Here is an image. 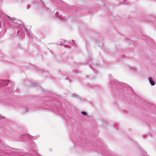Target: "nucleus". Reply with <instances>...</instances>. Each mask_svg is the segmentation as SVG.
Here are the masks:
<instances>
[{
    "instance_id": "nucleus-2",
    "label": "nucleus",
    "mask_w": 156,
    "mask_h": 156,
    "mask_svg": "<svg viewBox=\"0 0 156 156\" xmlns=\"http://www.w3.org/2000/svg\"><path fill=\"white\" fill-rule=\"evenodd\" d=\"M8 83L9 82L8 80H0V87L3 86H7L8 85Z\"/></svg>"
},
{
    "instance_id": "nucleus-11",
    "label": "nucleus",
    "mask_w": 156,
    "mask_h": 156,
    "mask_svg": "<svg viewBox=\"0 0 156 156\" xmlns=\"http://www.w3.org/2000/svg\"><path fill=\"white\" fill-rule=\"evenodd\" d=\"M26 111H27H27L28 109H27V108H26Z\"/></svg>"
},
{
    "instance_id": "nucleus-7",
    "label": "nucleus",
    "mask_w": 156,
    "mask_h": 156,
    "mask_svg": "<svg viewBox=\"0 0 156 156\" xmlns=\"http://www.w3.org/2000/svg\"><path fill=\"white\" fill-rule=\"evenodd\" d=\"M109 76L110 79L111 80V78L112 77V76L111 75H109Z\"/></svg>"
},
{
    "instance_id": "nucleus-1",
    "label": "nucleus",
    "mask_w": 156,
    "mask_h": 156,
    "mask_svg": "<svg viewBox=\"0 0 156 156\" xmlns=\"http://www.w3.org/2000/svg\"><path fill=\"white\" fill-rule=\"evenodd\" d=\"M10 19L11 21L12 22L16 24V25L15 26V27H16V28H21L22 27L23 28V27L22 25H20L19 23H16L17 22L18 20L16 19L14 17L12 18H10Z\"/></svg>"
},
{
    "instance_id": "nucleus-8",
    "label": "nucleus",
    "mask_w": 156,
    "mask_h": 156,
    "mask_svg": "<svg viewBox=\"0 0 156 156\" xmlns=\"http://www.w3.org/2000/svg\"><path fill=\"white\" fill-rule=\"evenodd\" d=\"M4 117H2V116L0 115V119H2L3 118H4Z\"/></svg>"
},
{
    "instance_id": "nucleus-9",
    "label": "nucleus",
    "mask_w": 156,
    "mask_h": 156,
    "mask_svg": "<svg viewBox=\"0 0 156 156\" xmlns=\"http://www.w3.org/2000/svg\"><path fill=\"white\" fill-rule=\"evenodd\" d=\"M141 156H145V155L143 154H141Z\"/></svg>"
},
{
    "instance_id": "nucleus-5",
    "label": "nucleus",
    "mask_w": 156,
    "mask_h": 156,
    "mask_svg": "<svg viewBox=\"0 0 156 156\" xmlns=\"http://www.w3.org/2000/svg\"><path fill=\"white\" fill-rule=\"evenodd\" d=\"M72 96L74 98H77L78 97V95L75 93L73 94L72 95Z\"/></svg>"
},
{
    "instance_id": "nucleus-12",
    "label": "nucleus",
    "mask_w": 156,
    "mask_h": 156,
    "mask_svg": "<svg viewBox=\"0 0 156 156\" xmlns=\"http://www.w3.org/2000/svg\"><path fill=\"white\" fill-rule=\"evenodd\" d=\"M18 31H17V34H18Z\"/></svg>"
},
{
    "instance_id": "nucleus-6",
    "label": "nucleus",
    "mask_w": 156,
    "mask_h": 156,
    "mask_svg": "<svg viewBox=\"0 0 156 156\" xmlns=\"http://www.w3.org/2000/svg\"><path fill=\"white\" fill-rule=\"evenodd\" d=\"M81 113L84 115H87V113L84 112H82Z\"/></svg>"
},
{
    "instance_id": "nucleus-4",
    "label": "nucleus",
    "mask_w": 156,
    "mask_h": 156,
    "mask_svg": "<svg viewBox=\"0 0 156 156\" xmlns=\"http://www.w3.org/2000/svg\"><path fill=\"white\" fill-rule=\"evenodd\" d=\"M116 82V80H111L110 83H111V84H115Z\"/></svg>"
},
{
    "instance_id": "nucleus-10",
    "label": "nucleus",
    "mask_w": 156,
    "mask_h": 156,
    "mask_svg": "<svg viewBox=\"0 0 156 156\" xmlns=\"http://www.w3.org/2000/svg\"><path fill=\"white\" fill-rule=\"evenodd\" d=\"M101 45H100V46H102V43L101 42Z\"/></svg>"
},
{
    "instance_id": "nucleus-3",
    "label": "nucleus",
    "mask_w": 156,
    "mask_h": 156,
    "mask_svg": "<svg viewBox=\"0 0 156 156\" xmlns=\"http://www.w3.org/2000/svg\"><path fill=\"white\" fill-rule=\"evenodd\" d=\"M148 80L151 86H154L155 84V82L154 80L151 77H150L148 78Z\"/></svg>"
}]
</instances>
